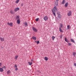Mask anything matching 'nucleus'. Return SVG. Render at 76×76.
<instances>
[{
    "label": "nucleus",
    "instance_id": "nucleus-1",
    "mask_svg": "<svg viewBox=\"0 0 76 76\" xmlns=\"http://www.w3.org/2000/svg\"><path fill=\"white\" fill-rule=\"evenodd\" d=\"M7 25H9L11 27H12V26H13V23L12 22H11L10 23L7 22Z\"/></svg>",
    "mask_w": 76,
    "mask_h": 76
},
{
    "label": "nucleus",
    "instance_id": "nucleus-2",
    "mask_svg": "<svg viewBox=\"0 0 76 76\" xmlns=\"http://www.w3.org/2000/svg\"><path fill=\"white\" fill-rule=\"evenodd\" d=\"M32 29L34 32H38V30L34 27H33Z\"/></svg>",
    "mask_w": 76,
    "mask_h": 76
},
{
    "label": "nucleus",
    "instance_id": "nucleus-3",
    "mask_svg": "<svg viewBox=\"0 0 76 76\" xmlns=\"http://www.w3.org/2000/svg\"><path fill=\"white\" fill-rule=\"evenodd\" d=\"M53 11L55 12H57V7H55L53 8Z\"/></svg>",
    "mask_w": 76,
    "mask_h": 76
},
{
    "label": "nucleus",
    "instance_id": "nucleus-4",
    "mask_svg": "<svg viewBox=\"0 0 76 76\" xmlns=\"http://www.w3.org/2000/svg\"><path fill=\"white\" fill-rule=\"evenodd\" d=\"M48 17L47 16H45L43 18V19L45 21L47 20H48Z\"/></svg>",
    "mask_w": 76,
    "mask_h": 76
},
{
    "label": "nucleus",
    "instance_id": "nucleus-5",
    "mask_svg": "<svg viewBox=\"0 0 76 76\" xmlns=\"http://www.w3.org/2000/svg\"><path fill=\"white\" fill-rule=\"evenodd\" d=\"M71 15H72V11H69L67 14V15L68 16H71Z\"/></svg>",
    "mask_w": 76,
    "mask_h": 76
},
{
    "label": "nucleus",
    "instance_id": "nucleus-6",
    "mask_svg": "<svg viewBox=\"0 0 76 76\" xmlns=\"http://www.w3.org/2000/svg\"><path fill=\"white\" fill-rule=\"evenodd\" d=\"M18 10H19V7L16 8L14 9L15 12H17Z\"/></svg>",
    "mask_w": 76,
    "mask_h": 76
},
{
    "label": "nucleus",
    "instance_id": "nucleus-7",
    "mask_svg": "<svg viewBox=\"0 0 76 76\" xmlns=\"http://www.w3.org/2000/svg\"><path fill=\"white\" fill-rule=\"evenodd\" d=\"M54 6H55V7H56V6H58V1H56V2L54 4Z\"/></svg>",
    "mask_w": 76,
    "mask_h": 76
},
{
    "label": "nucleus",
    "instance_id": "nucleus-8",
    "mask_svg": "<svg viewBox=\"0 0 76 76\" xmlns=\"http://www.w3.org/2000/svg\"><path fill=\"white\" fill-rule=\"evenodd\" d=\"M1 41L2 42L4 41V37H0V38Z\"/></svg>",
    "mask_w": 76,
    "mask_h": 76
},
{
    "label": "nucleus",
    "instance_id": "nucleus-9",
    "mask_svg": "<svg viewBox=\"0 0 76 76\" xmlns=\"http://www.w3.org/2000/svg\"><path fill=\"white\" fill-rule=\"evenodd\" d=\"M17 22L18 24H19L20 23V19L18 20L17 21Z\"/></svg>",
    "mask_w": 76,
    "mask_h": 76
},
{
    "label": "nucleus",
    "instance_id": "nucleus-10",
    "mask_svg": "<svg viewBox=\"0 0 76 76\" xmlns=\"http://www.w3.org/2000/svg\"><path fill=\"white\" fill-rule=\"evenodd\" d=\"M61 17V15H58V19H60Z\"/></svg>",
    "mask_w": 76,
    "mask_h": 76
},
{
    "label": "nucleus",
    "instance_id": "nucleus-11",
    "mask_svg": "<svg viewBox=\"0 0 76 76\" xmlns=\"http://www.w3.org/2000/svg\"><path fill=\"white\" fill-rule=\"evenodd\" d=\"M32 38L34 40V41H35V40H36V39H37V38H36V37H32Z\"/></svg>",
    "mask_w": 76,
    "mask_h": 76
},
{
    "label": "nucleus",
    "instance_id": "nucleus-12",
    "mask_svg": "<svg viewBox=\"0 0 76 76\" xmlns=\"http://www.w3.org/2000/svg\"><path fill=\"white\" fill-rule=\"evenodd\" d=\"M28 63L29 65H30V66H31L32 64V62H28Z\"/></svg>",
    "mask_w": 76,
    "mask_h": 76
},
{
    "label": "nucleus",
    "instance_id": "nucleus-13",
    "mask_svg": "<svg viewBox=\"0 0 76 76\" xmlns=\"http://www.w3.org/2000/svg\"><path fill=\"white\" fill-rule=\"evenodd\" d=\"M10 13L11 14H14V12H13V10H10Z\"/></svg>",
    "mask_w": 76,
    "mask_h": 76
},
{
    "label": "nucleus",
    "instance_id": "nucleus-14",
    "mask_svg": "<svg viewBox=\"0 0 76 76\" xmlns=\"http://www.w3.org/2000/svg\"><path fill=\"white\" fill-rule=\"evenodd\" d=\"M3 70H4L2 68H0V72H3Z\"/></svg>",
    "mask_w": 76,
    "mask_h": 76
},
{
    "label": "nucleus",
    "instance_id": "nucleus-15",
    "mask_svg": "<svg viewBox=\"0 0 76 76\" xmlns=\"http://www.w3.org/2000/svg\"><path fill=\"white\" fill-rule=\"evenodd\" d=\"M11 73V71H10V70H9L7 72V74H9L10 73Z\"/></svg>",
    "mask_w": 76,
    "mask_h": 76
},
{
    "label": "nucleus",
    "instance_id": "nucleus-16",
    "mask_svg": "<svg viewBox=\"0 0 76 76\" xmlns=\"http://www.w3.org/2000/svg\"><path fill=\"white\" fill-rule=\"evenodd\" d=\"M59 27V28H63V25H62V24H60Z\"/></svg>",
    "mask_w": 76,
    "mask_h": 76
},
{
    "label": "nucleus",
    "instance_id": "nucleus-17",
    "mask_svg": "<svg viewBox=\"0 0 76 76\" xmlns=\"http://www.w3.org/2000/svg\"><path fill=\"white\" fill-rule=\"evenodd\" d=\"M59 31L60 32H63V30H61V28L60 27H59Z\"/></svg>",
    "mask_w": 76,
    "mask_h": 76
},
{
    "label": "nucleus",
    "instance_id": "nucleus-18",
    "mask_svg": "<svg viewBox=\"0 0 76 76\" xmlns=\"http://www.w3.org/2000/svg\"><path fill=\"white\" fill-rule=\"evenodd\" d=\"M45 60H46V61H47L48 60V58L47 57H45Z\"/></svg>",
    "mask_w": 76,
    "mask_h": 76
},
{
    "label": "nucleus",
    "instance_id": "nucleus-19",
    "mask_svg": "<svg viewBox=\"0 0 76 76\" xmlns=\"http://www.w3.org/2000/svg\"><path fill=\"white\" fill-rule=\"evenodd\" d=\"M70 41H71V42H73V43H74V42H75V41L72 39H71Z\"/></svg>",
    "mask_w": 76,
    "mask_h": 76
},
{
    "label": "nucleus",
    "instance_id": "nucleus-20",
    "mask_svg": "<svg viewBox=\"0 0 76 76\" xmlns=\"http://www.w3.org/2000/svg\"><path fill=\"white\" fill-rule=\"evenodd\" d=\"M72 54H73V56H74V57H75V56H76V52H73L72 53Z\"/></svg>",
    "mask_w": 76,
    "mask_h": 76
},
{
    "label": "nucleus",
    "instance_id": "nucleus-21",
    "mask_svg": "<svg viewBox=\"0 0 76 76\" xmlns=\"http://www.w3.org/2000/svg\"><path fill=\"white\" fill-rule=\"evenodd\" d=\"M67 5H68V3L67 2L66 4H65V7H67Z\"/></svg>",
    "mask_w": 76,
    "mask_h": 76
},
{
    "label": "nucleus",
    "instance_id": "nucleus-22",
    "mask_svg": "<svg viewBox=\"0 0 76 76\" xmlns=\"http://www.w3.org/2000/svg\"><path fill=\"white\" fill-rule=\"evenodd\" d=\"M18 58V55L15 56V60H16V59H17Z\"/></svg>",
    "mask_w": 76,
    "mask_h": 76
},
{
    "label": "nucleus",
    "instance_id": "nucleus-23",
    "mask_svg": "<svg viewBox=\"0 0 76 76\" xmlns=\"http://www.w3.org/2000/svg\"><path fill=\"white\" fill-rule=\"evenodd\" d=\"M67 28L68 29H70V26L69 25L67 26Z\"/></svg>",
    "mask_w": 76,
    "mask_h": 76
},
{
    "label": "nucleus",
    "instance_id": "nucleus-24",
    "mask_svg": "<svg viewBox=\"0 0 76 76\" xmlns=\"http://www.w3.org/2000/svg\"><path fill=\"white\" fill-rule=\"evenodd\" d=\"M52 12H53V15H54L55 16H56V13L54 12L53 10H52Z\"/></svg>",
    "mask_w": 76,
    "mask_h": 76
},
{
    "label": "nucleus",
    "instance_id": "nucleus-25",
    "mask_svg": "<svg viewBox=\"0 0 76 76\" xmlns=\"http://www.w3.org/2000/svg\"><path fill=\"white\" fill-rule=\"evenodd\" d=\"M65 40L66 42H68V40H67V38H66V37H65Z\"/></svg>",
    "mask_w": 76,
    "mask_h": 76
},
{
    "label": "nucleus",
    "instance_id": "nucleus-26",
    "mask_svg": "<svg viewBox=\"0 0 76 76\" xmlns=\"http://www.w3.org/2000/svg\"><path fill=\"white\" fill-rule=\"evenodd\" d=\"M55 38H56V37H55L54 36H53L52 37V39L53 40V41H54V39Z\"/></svg>",
    "mask_w": 76,
    "mask_h": 76
},
{
    "label": "nucleus",
    "instance_id": "nucleus-27",
    "mask_svg": "<svg viewBox=\"0 0 76 76\" xmlns=\"http://www.w3.org/2000/svg\"><path fill=\"white\" fill-rule=\"evenodd\" d=\"M16 19H18V20H19V19H19V16H17L16 17Z\"/></svg>",
    "mask_w": 76,
    "mask_h": 76
},
{
    "label": "nucleus",
    "instance_id": "nucleus-28",
    "mask_svg": "<svg viewBox=\"0 0 76 76\" xmlns=\"http://www.w3.org/2000/svg\"><path fill=\"white\" fill-rule=\"evenodd\" d=\"M24 24L26 26H28V23L25 22Z\"/></svg>",
    "mask_w": 76,
    "mask_h": 76
},
{
    "label": "nucleus",
    "instance_id": "nucleus-29",
    "mask_svg": "<svg viewBox=\"0 0 76 76\" xmlns=\"http://www.w3.org/2000/svg\"><path fill=\"white\" fill-rule=\"evenodd\" d=\"M14 67L15 68H18V66H17V65H16V64H15L14 65Z\"/></svg>",
    "mask_w": 76,
    "mask_h": 76
},
{
    "label": "nucleus",
    "instance_id": "nucleus-30",
    "mask_svg": "<svg viewBox=\"0 0 76 76\" xmlns=\"http://www.w3.org/2000/svg\"><path fill=\"white\" fill-rule=\"evenodd\" d=\"M65 3V0H63L62 2V4H64Z\"/></svg>",
    "mask_w": 76,
    "mask_h": 76
},
{
    "label": "nucleus",
    "instance_id": "nucleus-31",
    "mask_svg": "<svg viewBox=\"0 0 76 76\" xmlns=\"http://www.w3.org/2000/svg\"><path fill=\"white\" fill-rule=\"evenodd\" d=\"M68 44L69 46H71V45H72V44H71L70 43H68Z\"/></svg>",
    "mask_w": 76,
    "mask_h": 76
},
{
    "label": "nucleus",
    "instance_id": "nucleus-32",
    "mask_svg": "<svg viewBox=\"0 0 76 76\" xmlns=\"http://www.w3.org/2000/svg\"><path fill=\"white\" fill-rule=\"evenodd\" d=\"M36 21H38L39 20V18H38L35 20Z\"/></svg>",
    "mask_w": 76,
    "mask_h": 76
},
{
    "label": "nucleus",
    "instance_id": "nucleus-33",
    "mask_svg": "<svg viewBox=\"0 0 76 76\" xmlns=\"http://www.w3.org/2000/svg\"><path fill=\"white\" fill-rule=\"evenodd\" d=\"M19 2V0H17V1H16V3H18Z\"/></svg>",
    "mask_w": 76,
    "mask_h": 76
},
{
    "label": "nucleus",
    "instance_id": "nucleus-34",
    "mask_svg": "<svg viewBox=\"0 0 76 76\" xmlns=\"http://www.w3.org/2000/svg\"><path fill=\"white\" fill-rule=\"evenodd\" d=\"M18 70V68H15V71H17Z\"/></svg>",
    "mask_w": 76,
    "mask_h": 76
},
{
    "label": "nucleus",
    "instance_id": "nucleus-35",
    "mask_svg": "<svg viewBox=\"0 0 76 76\" xmlns=\"http://www.w3.org/2000/svg\"><path fill=\"white\" fill-rule=\"evenodd\" d=\"M57 14H58V15H61L60 12H57Z\"/></svg>",
    "mask_w": 76,
    "mask_h": 76
},
{
    "label": "nucleus",
    "instance_id": "nucleus-36",
    "mask_svg": "<svg viewBox=\"0 0 76 76\" xmlns=\"http://www.w3.org/2000/svg\"><path fill=\"white\" fill-rule=\"evenodd\" d=\"M37 44H39V41H38L37 42Z\"/></svg>",
    "mask_w": 76,
    "mask_h": 76
},
{
    "label": "nucleus",
    "instance_id": "nucleus-37",
    "mask_svg": "<svg viewBox=\"0 0 76 76\" xmlns=\"http://www.w3.org/2000/svg\"><path fill=\"white\" fill-rule=\"evenodd\" d=\"M74 66H75V67H76V63H75L74 64Z\"/></svg>",
    "mask_w": 76,
    "mask_h": 76
},
{
    "label": "nucleus",
    "instance_id": "nucleus-38",
    "mask_svg": "<svg viewBox=\"0 0 76 76\" xmlns=\"http://www.w3.org/2000/svg\"><path fill=\"white\" fill-rule=\"evenodd\" d=\"M62 37H63L62 35H61L60 36V38H62Z\"/></svg>",
    "mask_w": 76,
    "mask_h": 76
},
{
    "label": "nucleus",
    "instance_id": "nucleus-39",
    "mask_svg": "<svg viewBox=\"0 0 76 76\" xmlns=\"http://www.w3.org/2000/svg\"><path fill=\"white\" fill-rule=\"evenodd\" d=\"M21 6H23V3H22L21 4Z\"/></svg>",
    "mask_w": 76,
    "mask_h": 76
},
{
    "label": "nucleus",
    "instance_id": "nucleus-40",
    "mask_svg": "<svg viewBox=\"0 0 76 76\" xmlns=\"http://www.w3.org/2000/svg\"><path fill=\"white\" fill-rule=\"evenodd\" d=\"M34 61V59H32L31 60V62H32V61Z\"/></svg>",
    "mask_w": 76,
    "mask_h": 76
},
{
    "label": "nucleus",
    "instance_id": "nucleus-41",
    "mask_svg": "<svg viewBox=\"0 0 76 76\" xmlns=\"http://www.w3.org/2000/svg\"><path fill=\"white\" fill-rule=\"evenodd\" d=\"M1 66V63H0V66Z\"/></svg>",
    "mask_w": 76,
    "mask_h": 76
},
{
    "label": "nucleus",
    "instance_id": "nucleus-42",
    "mask_svg": "<svg viewBox=\"0 0 76 76\" xmlns=\"http://www.w3.org/2000/svg\"><path fill=\"white\" fill-rule=\"evenodd\" d=\"M1 48H3V47L2 46H1Z\"/></svg>",
    "mask_w": 76,
    "mask_h": 76
},
{
    "label": "nucleus",
    "instance_id": "nucleus-43",
    "mask_svg": "<svg viewBox=\"0 0 76 76\" xmlns=\"http://www.w3.org/2000/svg\"><path fill=\"white\" fill-rule=\"evenodd\" d=\"M58 0H56V1H58Z\"/></svg>",
    "mask_w": 76,
    "mask_h": 76
},
{
    "label": "nucleus",
    "instance_id": "nucleus-44",
    "mask_svg": "<svg viewBox=\"0 0 76 76\" xmlns=\"http://www.w3.org/2000/svg\"><path fill=\"white\" fill-rule=\"evenodd\" d=\"M4 67L5 68V67H5V66H4Z\"/></svg>",
    "mask_w": 76,
    "mask_h": 76
},
{
    "label": "nucleus",
    "instance_id": "nucleus-45",
    "mask_svg": "<svg viewBox=\"0 0 76 76\" xmlns=\"http://www.w3.org/2000/svg\"><path fill=\"white\" fill-rule=\"evenodd\" d=\"M39 73H41V72H39Z\"/></svg>",
    "mask_w": 76,
    "mask_h": 76
},
{
    "label": "nucleus",
    "instance_id": "nucleus-46",
    "mask_svg": "<svg viewBox=\"0 0 76 76\" xmlns=\"http://www.w3.org/2000/svg\"><path fill=\"white\" fill-rule=\"evenodd\" d=\"M35 42H37L36 41H35Z\"/></svg>",
    "mask_w": 76,
    "mask_h": 76
}]
</instances>
